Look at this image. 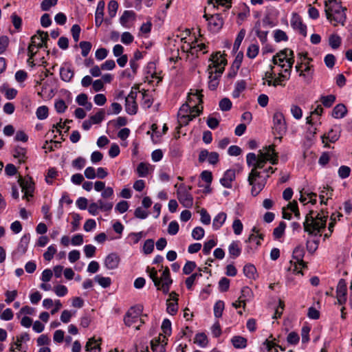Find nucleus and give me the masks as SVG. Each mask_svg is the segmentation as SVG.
<instances>
[{
	"label": "nucleus",
	"instance_id": "obj_33",
	"mask_svg": "<svg viewBox=\"0 0 352 352\" xmlns=\"http://www.w3.org/2000/svg\"><path fill=\"white\" fill-rule=\"evenodd\" d=\"M246 87V82L245 80H239L235 84L234 90L232 92V96L234 98L239 97L241 92H243Z\"/></svg>",
	"mask_w": 352,
	"mask_h": 352
},
{
	"label": "nucleus",
	"instance_id": "obj_52",
	"mask_svg": "<svg viewBox=\"0 0 352 352\" xmlns=\"http://www.w3.org/2000/svg\"><path fill=\"white\" fill-rule=\"evenodd\" d=\"M232 229H233L234 233L236 235H239L241 234L243 229V226L240 219H236L234 220V221L232 223Z\"/></svg>",
	"mask_w": 352,
	"mask_h": 352
},
{
	"label": "nucleus",
	"instance_id": "obj_40",
	"mask_svg": "<svg viewBox=\"0 0 352 352\" xmlns=\"http://www.w3.org/2000/svg\"><path fill=\"white\" fill-rule=\"evenodd\" d=\"M118 3L116 1L111 0L108 3V13L110 18H113L117 13Z\"/></svg>",
	"mask_w": 352,
	"mask_h": 352
},
{
	"label": "nucleus",
	"instance_id": "obj_35",
	"mask_svg": "<svg viewBox=\"0 0 352 352\" xmlns=\"http://www.w3.org/2000/svg\"><path fill=\"white\" fill-rule=\"evenodd\" d=\"M256 272V267L252 264H247L243 267V273L249 278L255 279Z\"/></svg>",
	"mask_w": 352,
	"mask_h": 352
},
{
	"label": "nucleus",
	"instance_id": "obj_44",
	"mask_svg": "<svg viewBox=\"0 0 352 352\" xmlns=\"http://www.w3.org/2000/svg\"><path fill=\"white\" fill-rule=\"evenodd\" d=\"M259 47L256 44H251L247 50V56L250 58H254L258 54Z\"/></svg>",
	"mask_w": 352,
	"mask_h": 352
},
{
	"label": "nucleus",
	"instance_id": "obj_15",
	"mask_svg": "<svg viewBox=\"0 0 352 352\" xmlns=\"http://www.w3.org/2000/svg\"><path fill=\"white\" fill-rule=\"evenodd\" d=\"M346 283L344 279H340L336 288V298L340 305H343L346 301Z\"/></svg>",
	"mask_w": 352,
	"mask_h": 352
},
{
	"label": "nucleus",
	"instance_id": "obj_59",
	"mask_svg": "<svg viewBox=\"0 0 352 352\" xmlns=\"http://www.w3.org/2000/svg\"><path fill=\"white\" fill-rule=\"evenodd\" d=\"M274 40L276 42L287 41L288 40V36L284 31L281 30H276L274 32Z\"/></svg>",
	"mask_w": 352,
	"mask_h": 352
},
{
	"label": "nucleus",
	"instance_id": "obj_11",
	"mask_svg": "<svg viewBox=\"0 0 352 352\" xmlns=\"http://www.w3.org/2000/svg\"><path fill=\"white\" fill-rule=\"evenodd\" d=\"M137 92L131 91L125 99V109L127 113L135 115L138 111V104L135 102Z\"/></svg>",
	"mask_w": 352,
	"mask_h": 352
},
{
	"label": "nucleus",
	"instance_id": "obj_38",
	"mask_svg": "<svg viewBox=\"0 0 352 352\" xmlns=\"http://www.w3.org/2000/svg\"><path fill=\"white\" fill-rule=\"evenodd\" d=\"M194 342L201 347L206 346L208 344L206 335L204 333H197L194 339Z\"/></svg>",
	"mask_w": 352,
	"mask_h": 352
},
{
	"label": "nucleus",
	"instance_id": "obj_53",
	"mask_svg": "<svg viewBox=\"0 0 352 352\" xmlns=\"http://www.w3.org/2000/svg\"><path fill=\"white\" fill-rule=\"evenodd\" d=\"M245 30H243V29L241 30L234 41V45H233L234 50H238V49L239 48V47L241 44L242 41L243 40V38L245 37Z\"/></svg>",
	"mask_w": 352,
	"mask_h": 352
},
{
	"label": "nucleus",
	"instance_id": "obj_3",
	"mask_svg": "<svg viewBox=\"0 0 352 352\" xmlns=\"http://www.w3.org/2000/svg\"><path fill=\"white\" fill-rule=\"evenodd\" d=\"M177 197L183 207L190 208L193 206V197L187 190L186 186L182 184L177 191Z\"/></svg>",
	"mask_w": 352,
	"mask_h": 352
},
{
	"label": "nucleus",
	"instance_id": "obj_18",
	"mask_svg": "<svg viewBox=\"0 0 352 352\" xmlns=\"http://www.w3.org/2000/svg\"><path fill=\"white\" fill-rule=\"evenodd\" d=\"M202 90L198 89H190L188 93L186 103L190 105H194L197 104L198 105L201 104L203 102V94H201Z\"/></svg>",
	"mask_w": 352,
	"mask_h": 352
},
{
	"label": "nucleus",
	"instance_id": "obj_41",
	"mask_svg": "<svg viewBox=\"0 0 352 352\" xmlns=\"http://www.w3.org/2000/svg\"><path fill=\"white\" fill-rule=\"evenodd\" d=\"M311 67L309 65H306L304 70H301L299 75L305 78L307 82H309L312 79L313 72L311 71Z\"/></svg>",
	"mask_w": 352,
	"mask_h": 352
},
{
	"label": "nucleus",
	"instance_id": "obj_54",
	"mask_svg": "<svg viewBox=\"0 0 352 352\" xmlns=\"http://www.w3.org/2000/svg\"><path fill=\"white\" fill-rule=\"evenodd\" d=\"M167 312L170 315H175L177 312L178 310V304L177 302H171L170 300H167Z\"/></svg>",
	"mask_w": 352,
	"mask_h": 352
},
{
	"label": "nucleus",
	"instance_id": "obj_55",
	"mask_svg": "<svg viewBox=\"0 0 352 352\" xmlns=\"http://www.w3.org/2000/svg\"><path fill=\"white\" fill-rule=\"evenodd\" d=\"M205 234V231L203 228L201 227H196L192 230V236L195 240H200L201 239Z\"/></svg>",
	"mask_w": 352,
	"mask_h": 352
},
{
	"label": "nucleus",
	"instance_id": "obj_49",
	"mask_svg": "<svg viewBox=\"0 0 352 352\" xmlns=\"http://www.w3.org/2000/svg\"><path fill=\"white\" fill-rule=\"evenodd\" d=\"M96 339L94 338H91L89 339L87 341L85 349L86 351L89 352H100V347L98 345H95L94 346H91L92 344H95Z\"/></svg>",
	"mask_w": 352,
	"mask_h": 352
},
{
	"label": "nucleus",
	"instance_id": "obj_57",
	"mask_svg": "<svg viewBox=\"0 0 352 352\" xmlns=\"http://www.w3.org/2000/svg\"><path fill=\"white\" fill-rule=\"evenodd\" d=\"M217 245V241L214 239H210L206 241L204 245L203 253L204 254H209L211 250Z\"/></svg>",
	"mask_w": 352,
	"mask_h": 352
},
{
	"label": "nucleus",
	"instance_id": "obj_9",
	"mask_svg": "<svg viewBox=\"0 0 352 352\" xmlns=\"http://www.w3.org/2000/svg\"><path fill=\"white\" fill-rule=\"evenodd\" d=\"M210 61L212 63L209 65L208 70H213V69L215 70L223 67L225 69V66L227 64V60L219 52L212 54L210 56Z\"/></svg>",
	"mask_w": 352,
	"mask_h": 352
},
{
	"label": "nucleus",
	"instance_id": "obj_37",
	"mask_svg": "<svg viewBox=\"0 0 352 352\" xmlns=\"http://www.w3.org/2000/svg\"><path fill=\"white\" fill-rule=\"evenodd\" d=\"M286 228V223L284 221H281L279 223L278 226L274 228L273 231V235L275 239H280L282 237L285 232V230Z\"/></svg>",
	"mask_w": 352,
	"mask_h": 352
},
{
	"label": "nucleus",
	"instance_id": "obj_10",
	"mask_svg": "<svg viewBox=\"0 0 352 352\" xmlns=\"http://www.w3.org/2000/svg\"><path fill=\"white\" fill-rule=\"evenodd\" d=\"M48 40V34L46 32L38 30L37 34L32 36L30 45L34 46L36 49L43 47H47V41Z\"/></svg>",
	"mask_w": 352,
	"mask_h": 352
},
{
	"label": "nucleus",
	"instance_id": "obj_2",
	"mask_svg": "<svg viewBox=\"0 0 352 352\" xmlns=\"http://www.w3.org/2000/svg\"><path fill=\"white\" fill-rule=\"evenodd\" d=\"M314 212L311 210L309 214H307L305 221L303 223L304 230L309 234H314L315 231L320 232V230L325 228L326 223L325 220L318 221L314 220L313 217Z\"/></svg>",
	"mask_w": 352,
	"mask_h": 352
},
{
	"label": "nucleus",
	"instance_id": "obj_26",
	"mask_svg": "<svg viewBox=\"0 0 352 352\" xmlns=\"http://www.w3.org/2000/svg\"><path fill=\"white\" fill-rule=\"evenodd\" d=\"M346 8L342 9L340 12H337L333 14L332 16H331V19H329L334 26L338 25L339 23L344 25L346 16L344 11L346 10Z\"/></svg>",
	"mask_w": 352,
	"mask_h": 352
},
{
	"label": "nucleus",
	"instance_id": "obj_13",
	"mask_svg": "<svg viewBox=\"0 0 352 352\" xmlns=\"http://www.w3.org/2000/svg\"><path fill=\"white\" fill-rule=\"evenodd\" d=\"M190 111V105L188 103L182 104L179 109L177 116L179 122L182 125H187L190 121L192 120V117H190L189 112Z\"/></svg>",
	"mask_w": 352,
	"mask_h": 352
},
{
	"label": "nucleus",
	"instance_id": "obj_24",
	"mask_svg": "<svg viewBox=\"0 0 352 352\" xmlns=\"http://www.w3.org/2000/svg\"><path fill=\"white\" fill-rule=\"evenodd\" d=\"M305 250L302 246H297L293 251V258L296 261L300 268L306 267V263L303 261Z\"/></svg>",
	"mask_w": 352,
	"mask_h": 352
},
{
	"label": "nucleus",
	"instance_id": "obj_51",
	"mask_svg": "<svg viewBox=\"0 0 352 352\" xmlns=\"http://www.w3.org/2000/svg\"><path fill=\"white\" fill-rule=\"evenodd\" d=\"M56 251L55 245H52L49 246L47 251L43 254L44 258L47 261H51L53 258L54 255L56 253Z\"/></svg>",
	"mask_w": 352,
	"mask_h": 352
},
{
	"label": "nucleus",
	"instance_id": "obj_47",
	"mask_svg": "<svg viewBox=\"0 0 352 352\" xmlns=\"http://www.w3.org/2000/svg\"><path fill=\"white\" fill-rule=\"evenodd\" d=\"M48 107L47 106L39 107L36 109V117L39 120H44L48 116Z\"/></svg>",
	"mask_w": 352,
	"mask_h": 352
},
{
	"label": "nucleus",
	"instance_id": "obj_62",
	"mask_svg": "<svg viewBox=\"0 0 352 352\" xmlns=\"http://www.w3.org/2000/svg\"><path fill=\"white\" fill-rule=\"evenodd\" d=\"M336 100V96L334 95H328L322 96L321 98V102L323 105L326 107H330Z\"/></svg>",
	"mask_w": 352,
	"mask_h": 352
},
{
	"label": "nucleus",
	"instance_id": "obj_6",
	"mask_svg": "<svg viewBox=\"0 0 352 352\" xmlns=\"http://www.w3.org/2000/svg\"><path fill=\"white\" fill-rule=\"evenodd\" d=\"M204 17L208 21V29L212 32H218L223 25V20L219 14L209 15L204 14Z\"/></svg>",
	"mask_w": 352,
	"mask_h": 352
},
{
	"label": "nucleus",
	"instance_id": "obj_17",
	"mask_svg": "<svg viewBox=\"0 0 352 352\" xmlns=\"http://www.w3.org/2000/svg\"><path fill=\"white\" fill-rule=\"evenodd\" d=\"M291 25L294 30H297L302 36H307V26L303 24L300 16L297 13L292 14Z\"/></svg>",
	"mask_w": 352,
	"mask_h": 352
},
{
	"label": "nucleus",
	"instance_id": "obj_43",
	"mask_svg": "<svg viewBox=\"0 0 352 352\" xmlns=\"http://www.w3.org/2000/svg\"><path fill=\"white\" fill-rule=\"evenodd\" d=\"M329 43L333 49H337L341 44V38L337 34H332L329 36Z\"/></svg>",
	"mask_w": 352,
	"mask_h": 352
},
{
	"label": "nucleus",
	"instance_id": "obj_60",
	"mask_svg": "<svg viewBox=\"0 0 352 352\" xmlns=\"http://www.w3.org/2000/svg\"><path fill=\"white\" fill-rule=\"evenodd\" d=\"M25 149L21 147H17L14 150V157L18 158L19 162H24L25 159Z\"/></svg>",
	"mask_w": 352,
	"mask_h": 352
},
{
	"label": "nucleus",
	"instance_id": "obj_29",
	"mask_svg": "<svg viewBox=\"0 0 352 352\" xmlns=\"http://www.w3.org/2000/svg\"><path fill=\"white\" fill-rule=\"evenodd\" d=\"M347 113L346 107L343 104H337L332 111V116L339 119L344 118Z\"/></svg>",
	"mask_w": 352,
	"mask_h": 352
},
{
	"label": "nucleus",
	"instance_id": "obj_12",
	"mask_svg": "<svg viewBox=\"0 0 352 352\" xmlns=\"http://www.w3.org/2000/svg\"><path fill=\"white\" fill-rule=\"evenodd\" d=\"M209 73L208 87L210 90H215L219 84V78L224 72V69L220 68L215 70H208Z\"/></svg>",
	"mask_w": 352,
	"mask_h": 352
},
{
	"label": "nucleus",
	"instance_id": "obj_45",
	"mask_svg": "<svg viewBox=\"0 0 352 352\" xmlns=\"http://www.w3.org/2000/svg\"><path fill=\"white\" fill-rule=\"evenodd\" d=\"M98 204V208L102 211L109 212L113 208V203L105 201L102 199H99L96 202Z\"/></svg>",
	"mask_w": 352,
	"mask_h": 352
},
{
	"label": "nucleus",
	"instance_id": "obj_16",
	"mask_svg": "<svg viewBox=\"0 0 352 352\" xmlns=\"http://www.w3.org/2000/svg\"><path fill=\"white\" fill-rule=\"evenodd\" d=\"M340 3H341L338 0H329L325 2V12L328 19H331V16H332L333 14L340 12L342 9H344V8L341 6Z\"/></svg>",
	"mask_w": 352,
	"mask_h": 352
},
{
	"label": "nucleus",
	"instance_id": "obj_5",
	"mask_svg": "<svg viewBox=\"0 0 352 352\" xmlns=\"http://www.w3.org/2000/svg\"><path fill=\"white\" fill-rule=\"evenodd\" d=\"M142 311V307L138 305L135 307H132L130 309L126 312L124 318V324L127 327L132 326L134 323H136L138 320L140 321V323H144V321L142 319H139V316Z\"/></svg>",
	"mask_w": 352,
	"mask_h": 352
},
{
	"label": "nucleus",
	"instance_id": "obj_31",
	"mask_svg": "<svg viewBox=\"0 0 352 352\" xmlns=\"http://www.w3.org/2000/svg\"><path fill=\"white\" fill-rule=\"evenodd\" d=\"M231 342L233 346L236 349H243L247 346V340L242 336H234Z\"/></svg>",
	"mask_w": 352,
	"mask_h": 352
},
{
	"label": "nucleus",
	"instance_id": "obj_63",
	"mask_svg": "<svg viewBox=\"0 0 352 352\" xmlns=\"http://www.w3.org/2000/svg\"><path fill=\"white\" fill-rule=\"evenodd\" d=\"M154 249V241L153 239H147L143 246V251L146 254H151Z\"/></svg>",
	"mask_w": 352,
	"mask_h": 352
},
{
	"label": "nucleus",
	"instance_id": "obj_34",
	"mask_svg": "<svg viewBox=\"0 0 352 352\" xmlns=\"http://www.w3.org/2000/svg\"><path fill=\"white\" fill-rule=\"evenodd\" d=\"M150 165L144 162H141L137 167V173L139 177H146L149 173Z\"/></svg>",
	"mask_w": 352,
	"mask_h": 352
},
{
	"label": "nucleus",
	"instance_id": "obj_58",
	"mask_svg": "<svg viewBox=\"0 0 352 352\" xmlns=\"http://www.w3.org/2000/svg\"><path fill=\"white\" fill-rule=\"evenodd\" d=\"M202 274L201 273H194L189 277H188L186 279L185 283L186 285V287L188 289H191L192 285L194 284L195 280L198 278L199 277H201Z\"/></svg>",
	"mask_w": 352,
	"mask_h": 352
},
{
	"label": "nucleus",
	"instance_id": "obj_28",
	"mask_svg": "<svg viewBox=\"0 0 352 352\" xmlns=\"http://www.w3.org/2000/svg\"><path fill=\"white\" fill-rule=\"evenodd\" d=\"M227 219L226 213L221 212L217 214L212 221V227L214 230H219L225 223Z\"/></svg>",
	"mask_w": 352,
	"mask_h": 352
},
{
	"label": "nucleus",
	"instance_id": "obj_42",
	"mask_svg": "<svg viewBox=\"0 0 352 352\" xmlns=\"http://www.w3.org/2000/svg\"><path fill=\"white\" fill-rule=\"evenodd\" d=\"M104 111L100 109L98 112H97L95 115L90 116L89 120L92 122L93 124L100 123L103 119L104 118Z\"/></svg>",
	"mask_w": 352,
	"mask_h": 352
},
{
	"label": "nucleus",
	"instance_id": "obj_25",
	"mask_svg": "<svg viewBox=\"0 0 352 352\" xmlns=\"http://www.w3.org/2000/svg\"><path fill=\"white\" fill-rule=\"evenodd\" d=\"M166 342L165 336H163L162 340H160V336L158 339L153 340L151 342V350L153 352H166Z\"/></svg>",
	"mask_w": 352,
	"mask_h": 352
},
{
	"label": "nucleus",
	"instance_id": "obj_27",
	"mask_svg": "<svg viewBox=\"0 0 352 352\" xmlns=\"http://www.w3.org/2000/svg\"><path fill=\"white\" fill-rule=\"evenodd\" d=\"M74 76V72L70 67H62L60 69V76L62 80L70 82Z\"/></svg>",
	"mask_w": 352,
	"mask_h": 352
},
{
	"label": "nucleus",
	"instance_id": "obj_7",
	"mask_svg": "<svg viewBox=\"0 0 352 352\" xmlns=\"http://www.w3.org/2000/svg\"><path fill=\"white\" fill-rule=\"evenodd\" d=\"M158 280L160 281V285L155 286L157 289L162 290L164 294L168 293L173 280L170 278V270L167 266L164 267L161 277L158 278Z\"/></svg>",
	"mask_w": 352,
	"mask_h": 352
},
{
	"label": "nucleus",
	"instance_id": "obj_50",
	"mask_svg": "<svg viewBox=\"0 0 352 352\" xmlns=\"http://www.w3.org/2000/svg\"><path fill=\"white\" fill-rule=\"evenodd\" d=\"M287 80H289V76H287L286 74H283V73H279L278 76L274 78L275 87L277 86L285 87V84L283 83V82Z\"/></svg>",
	"mask_w": 352,
	"mask_h": 352
},
{
	"label": "nucleus",
	"instance_id": "obj_64",
	"mask_svg": "<svg viewBox=\"0 0 352 352\" xmlns=\"http://www.w3.org/2000/svg\"><path fill=\"white\" fill-rule=\"evenodd\" d=\"M290 111L294 118L299 120L302 118V111L298 105L292 104Z\"/></svg>",
	"mask_w": 352,
	"mask_h": 352
},
{
	"label": "nucleus",
	"instance_id": "obj_8",
	"mask_svg": "<svg viewBox=\"0 0 352 352\" xmlns=\"http://www.w3.org/2000/svg\"><path fill=\"white\" fill-rule=\"evenodd\" d=\"M18 182L22 189V192H24L23 198L29 201L30 197H33V192L34 190V184L32 182V178H22L20 177Z\"/></svg>",
	"mask_w": 352,
	"mask_h": 352
},
{
	"label": "nucleus",
	"instance_id": "obj_22",
	"mask_svg": "<svg viewBox=\"0 0 352 352\" xmlns=\"http://www.w3.org/2000/svg\"><path fill=\"white\" fill-rule=\"evenodd\" d=\"M104 6L105 3L104 1L102 0L98 3L95 13V24L97 27H100L104 21Z\"/></svg>",
	"mask_w": 352,
	"mask_h": 352
},
{
	"label": "nucleus",
	"instance_id": "obj_23",
	"mask_svg": "<svg viewBox=\"0 0 352 352\" xmlns=\"http://www.w3.org/2000/svg\"><path fill=\"white\" fill-rule=\"evenodd\" d=\"M30 240V235L29 234L23 235L20 240V242L16 250L15 254H17L19 255L24 254L28 250Z\"/></svg>",
	"mask_w": 352,
	"mask_h": 352
},
{
	"label": "nucleus",
	"instance_id": "obj_21",
	"mask_svg": "<svg viewBox=\"0 0 352 352\" xmlns=\"http://www.w3.org/2000/svg\"><path fill=\"white\" fill-rule=\"evenodd\" d=\"M120 257L116 253H111L104 259V265L109 270H113L118 267Z\"/></svg>",
	"mask_w": 352,
	"mask_h": 352
},
{
	"label": "nucleus",
	"instance_id": "obj_32",
	"mask_svg": "<svg viewBox=\"0 0 352 352\" xmlns=\"http://www.w3.org/2000/svg\"><path fill=\"white\" fill-rule=\"evenodd\" d=\"M229 254L234 258L238 257L241 252L239 245V241H232L228 248Z\"/></svg>",
	"mask_w": 352,
	"mask_h": 352
},
{
	"label": "nucleus",
	"instance_id": "obj_46",
	"mask_svg": "<svg viewBox=\"0 0 352 352\" xmlns=\"http://www.w3.org/2000/svg\"><path fill=\"white\" fill-rule=\"evenodd\" d=\"M30 340V336L27 333H23L19 336L16 337V341L14 343V345L16 346V349L20 351L21 348V343L23 342H27Z\"/></svg>",
	"mask_w": 352,
	"mask_h": 352
},
{
	"label": "nucleus",
	"instance_id": "obj_4",
	"mask_svg": "<svg viewBox=\"0 0 352 352\" xmlns=\"http://www.w3.org/2000/svg\"><path fill=\"white\" fill-rule=\"evenodd\" d=\"M273 130L276 135H278L280 140L283 135L287 131V126L283 114L280 111H276L273 116Z\"/></svg>",
	"mask_w": 352,
	"mask_h": 352
},
{
	"label": "nucleus",
	"instance_id": "obj_30",
	"mask_svg": "<svg viewBox=\"0 0 352 352\" xmlns=\"http://www.w3.org/2000/svg\"><path fill=\"white\" fill-rule=\"evenodd\" d=\"M135 13L133 10H126L120 18V23L124 26H127V23L132 20H135Z\"/></svg>",
	"mask_w": 352,
	"mask_h": 352
},
{
	"label": "nucleus",
	"instance_id": "obj_48",
	"mask_svg": "<svg viewBox=\"0 0 352 352\" xmlns=\"http://www.w3.org/2000/svg\"><path fill=\"white\" fill-rule=\"evenodd\" d=\"M224 309V302L221 300L217 301L214 306V314L216 318H220L222 316Z\"/></svg>",
	"mask_w": 352,
	"mask_h": 352
},
{
	"label": "nucleus",
	"instance_id": "obj_56",
	"mask_svg": "<svg viewBox=\"0 0 352 352\" xmlns=\"http://www.w3.org/2000/svg\"><path fill=\"white\" fill-rule=\"evenodd\" d=\"M146 272L148 273L149 276L152 279L155 286H159L160 281L158 280L157 270L154 267H147Z\"/></svg>",
	"mask_w": 352,
	"mask_h": 352
},
{
	"label": "nucleus",
	"instance_id": "obj_14",
	"mask_svg": "<svg viewBox=\"0 0 352 352\" xmlns=\"http://www.w3.org/2000/svg\"><path fill=\"white\" fill-rule=\"evenodd\" d=\"M290 57H294V52L290 49H285L280 51L279 53H277L273 57L272 62L275 65H279L281 67H284L285 65L282 64L284 61L287 63V59H289Z\"/></svg>",
	"mask_w": 352,
	"mask_h": 352
},
{
	"label": "nucleus",
	"instance_id": "obj_36",
	"mask_svg": "<svg viewBox=\"0 0 352 352\" xmlns=\"http://www.w3.org/2000/svg\"><path fill=\"white\" fill-rule=\"evenodd\" d=\"M95 280L103 288L109 287L111 284V280L109 277H103L97 275L94 278Z\"/></svg>",
	"mask_w": 352,
	"mask_h": 352
},
{
	"label": "nucleus",
	"instance_id": "obj_20",
	"mask_svg": "<svg viewBox=\"0 0 352 352\" xmlns=\"http://www.w3.org/2000/svg\"><path fill=\"white\" fill-rule=\"evenodd\" d=\"M236 173L234 169L227 170L223 177L220 179L222 186L227 188H232V183L235 179Z\"/></svg>",
	"mask_w": 352,
	"mask_h": 352
},
{
	"label": "nucleus",
	"instance_id": "obj_39",
	"mask_svg": "<svg viewBox=\"0 0 352 352\" xmlns=\"http://www.w3.org/2000/svg\"><path fill=\"white\" fill-rule=\"evenodd\" d=\"M79 47L81 49V54L83 57H87L90 52L92 45L89 41H81L79 43Z\"/></svg>",
	"mask_w": 352,
	"mask_h": 352
},
{
	"label": "nucleus",
	"instance_id": "obj_1",
	"mask_svg": "<svg viewBox=\"0 0 352 352\" xmlns=\"http://www.w3.org/2000/svg\"><path fill=\"white\" fill-rule=\"evenodd\" d=\"M247 164L252 167L249 173L248 182L252 186L251 193L253 196H256L265 187L267 179L270 177L269 173H274L276 168L270 166L263 170L266 173V177L261 179V171L267 162L272 164H277L278 162V153L275 151L274 145L272 144L265 146L258 151V155L254 153H250L246 156Z\"/></svg>",
	"mask_w": 352,
	"mask_h": 352
},
{
	"label": "nucleus",
	"instance_id": "obj_19",
	"mask_svg": "<svg viewBox=\"0 0 352 352\" xmlns=\"http://www.w3.org/2000/svg\"><path fill=\"white\" fill-rule=\"evenodd\" d=\"M340 136V131L337 129H331L327 133H324L322 137V142L324 144L325 147H328V142H336Z\"/></svg>",
	"mask_w": 352,
	"mask_h": 352
},
{
	"label": "nucleus",
	"instance_id": "obj_61",
	"mask_svg": "<svg viewBox=\"0 0 352 352\" xmlns=\"http://www.w3.org/2000/svg\"><path fill=\"white\" fill-rule=\"evenodd\" d=\"M232 102L228 98H224L219 102V107L223 111L230 110L232 108Z\"/></svg>",
	"mask_w": 352,
	"mask_h": 352
}]
</instances>
